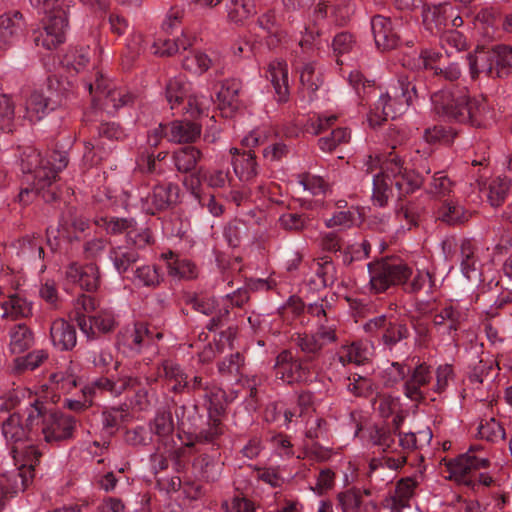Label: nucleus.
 Instances as JSON below:
<instances>
[{
	"label": "nucleus",
	"mask_w": 512,
	"mask_h": 512,
	"mask_svg": "<svg viewBox=\"0 0 512 512\" xmlns=\"http://www.w3.org/2000/svg\"><path fill=\"white\" fill-rule=\"evenodd\" d=\"M367 173L373 175L372 201L383 207L388 200L396 196L401 198L419 189L423 183L422 173L429 174L431 169L424 154L415 151V155L406 162L397 152L385 155H369L364 163Z\"/></svg>",
	"instance_id": "nucleus-1"
},
{
	"label": "nucleus",
	"mask_w": 512,
	"mask_h": 512,
	"mask_svg": "<svg viewBox=\"0 0 512 512\" xmlns=\"http://www.w3.org/2000/svg\"><path fill=\"white\" fill-rule=\"evenodd\" d=\"M431 101L437 114L458 122H468L476 127H485L494 118L487 100L482 96L470 99L465 89L457 92H436L432 95Z\"/></svg>",
	"instance_id": "nucleus-2"
},
{
	"label": "nucleus",
	"mask_w": 512,
	"mask_h": 512,
	"mask_svg": "<svg viewBox=\"0 0 512 512\" xmlns=\"http://www.w3.org/2000/svg\"><path fill=\"white\" fill-rule=\"evenodd\" d=\"M67 164L68 158L64 153L53 152L48 158H42L35 148H26L21 156V169L28 174V182L33 179V185L21 188L18 194L19 203L29 204L37 193L50 187Z\"/></svg>",
	"instance_id": "nucleus-3"
},
{
	"label": "nucleus",
	"mask_w": 512,
	"mask_h": 512,
	"mask_svg": "<svg viewBox=\"0 0 512 512\" xmlns=\"http://www.w3.org/2000/svg\"><path fill=\"white\" fill-rule=\"evenodd\" d=\"M177 190V186L172 184L155 186L151 192L134 188L118 192L106 188V197L112 205L124 208L140 207L146 213L153 215L176 201Z\"/></svg>",
	"instance_id": "nucleus-4"
},
{
	"label": "nucleus",
	"mask_w": 512,
	"mask_h": 512,
	"mask_svg": "<svg viewBox=\"0 0 512 512\" xmlns=\"http://www.w3.org/2000/svg\"><path fill=\"white\" fill-rule=\"evenodd\" d=\"M30 3L44 14L43 31L35 37L36 45L47 50L56 48L65 41L68 4L65 0H30Z\"/></svg>",
	"instance_id": "nucleus-5"
},
{
	"label": "nucleus",
	"mask_w": 512,
	"mask_h": 512,
	"mask_svg": "<svg viewBox=\"0 0 512 512\" xmlns=\"http://www.w3.org/2000/svg\"><path fill=\"white\" fill-rule=\"evenodd\" d=\"M27 425L31 432L37 429L48 443L69 439L73 436L76 420L62 413L47 414L42 404L35 402L27 407Z\"/></svg>",
	"instance_id": "nucleus-6"
},
{
	"label": "nucleus",
	"mask_w": 512,
	"mask_h": 512,
	"mask_svg": "<svg viewBox=\"0 0 512 512\" xmlns=\"http://www.w3.org/2000/svg\"><path fill=\"white\" fill-rule=\"evenodd\" d=\"M415 95V85L408 78L398 79L395 85H392L386 93L380 95L375 111L369 115L370 125H379L382 121L395 119L402 115Z\"/></svg>",
	"instance_id": "nucleus-7"
},
{
	"label": "nucleus",
	"mask_w": 512,
	"mask_h": 512,
	"mask_svg": "<svg viewBox=\"0 0 512 512\" xmlns=\"http://www.w3.org/2000/svg\"><path fill=\"white\" fill-rule=\"evenodd\" d=\"M369 289L374 294L383 293L391 286L406 284L412 268L399 258H384L367 265Z\"/></svg>",
	"instance_id": "nucleus-8"
},
{
	"label": "nucleus",
	"mask_w": 512,
	"mask_h": 512,
	"mask_svg": "<svg viewBox=\"0 0 512 512\" xmlns=\"http://www.w3.org/2000/svg\"><path fill=\"white\" fill-rule=\"evenodd\" d=\"M489 464L490 460L484 449L479 445H473L466 453L448 462L449 478L459 484L474 488L476 471L487 468Z\"/></svg>",
	"instance_id": "nucleus-9"
},
{
	"label": "nucleus",
	"mask_w": 512,
	"mask_h": 512,
	"mask_svg": "<svg viewBox=\"0 0 512 512\" xmlns=\"http://www.w3.org/2000/svg\"><path fill=\"white\" fill-rule=\"evenodd\" d=\"M273 370L275 378L288 385L306 383L312 376L306 361L295 358L290 350L277 355Z\"/></svg>",
	"instance_id": "nucleus-10"
},
{
	"label": "nucleus",
	"mask_w": 512,
	"mask_h": 512,
	"mask_svg": "<svg viewBox=\"0 0 512 512\" xmlns=\"http://www.w3.org/2000/svg\"><path fill=\"white\" fill-rule=\"evenodd\" d=\"M124 130L114 122L102 123L98 127V138L95 143L88 142L85 146L84 159L91 165L97 164L108 152L111 151L110 145L106 146L105 140L120 141L125 138Z\"/></svg>",
	"instance_id": "nucleus-11"
},
{
	"label": "nucleus",
	"mask_w": 512,
	"mask_h": 512,
	"mask_svg": "<svg viewBox=\"0 0 512 512\" xmlns=\"http://www.w3.org/2000/svg\"><path fill=\"white\" fill-rule=\"evenodd\" d=\"M138 384L137 378L131 376H124L116 382L103 378L95 382V389L109 391L112 395H120L128 388H134ZM94 391L92 387H83L84 400L65 399L64 405L71 410L80 411L91 405V399L89 398Z\"/></svg>",
	"instance_id": "nucleus-12"
},
{
	"label": "nucleus",
	"mask_w": 512,
	"mask_h": 512,
	"mask_svg": "<svg viewBox=\"0 0 512 512\" xmlns=\"http://www.w3.org/2000/svg\"><path fill=\"white\" fill-rule=\"evenodd\" d=\"M152 336L144 324H135L124 328L118 335V348L122 353L132 356L141 352L150 343Z\"/></svg>",
	"instance_id": "nucleus-13"
},
{
	"label": "nucleus",
	"mask_w": 512,
	"mask_h": 512,
	"mask_svg": "<svg viewBox=\"0 0 512 512\" xmlns=\"http://www.w3.org/2000/svg\"><path fill=\"white\" fill-rule=\"evenodd\" d=\"M86 88L91 94L95 90L99 100L104 96V106L106 109L111 107L117 110L127 105L132 100L131 95L126 90L121 88H109L107 81L99 73H97V78L94 83H86Z\"/></svg>",
	"instance_id": "nucleus-14"
},
{
	"label": "nucleus",
	"mask_w": 512,
	"mask_h": 512,
	"mask_svg": "<svg viewBox=\"0 0 512 512\" xmlns=\"http://www.w3.org/2000/svg\"><path fill=\"white\" fill-rule=\"evenodd\" d=\"M25 21L19 11H9L0 16V48L7 49L23 36Z\"/></svg>",
	"instance_id": "nucleus-15"
},
{
	"label": "nucleus",
	"mask_w": 512,
	"mask_h": 512,
	"mask_svg": "<svg viewBox=\"0 0 512 512\" xmlns=\"http://www.w3.org/2000/svg\"><path fill=\"white\" fill-rule=\"evenodd\" d=\"M467 318V308L458 303H450L434 315L433 324L438 329L445 328L448 335L454 337L462 324L467 321Z\"/></svg>",
	"instance_id": "nucleus-16"
},
{
	"label": "nucleus",
	"mask_w": 512,
	"mask_h": 512,
	"mask_svg": "<svg viewBox=\"0 0 512 512\" xmlns=\"http://www.w3.org/2000/svg\"><path fill=\"white\" fill-rule=\"evenodd\" d=\"M371 30L379 50L388 51L398 46L399 36L389 18L381 15L374 16L371 19Z\"/></svg>",
	"instance_id": "nucleus-17"
},
{
	"label": "nucleus",
	"mask_w": 512,
	"mask_h": 512,
	"mask_svg": "<svg viewBox=\"0 0 512 512\" xmlns=\"http://www.w3.org/2000/svg\"><path fill=\"white\" fill-rule=\"evenodd\" d=\"M17 256L23 261V264L39 268L43 272L46 268L43 263V246L39 237L25 236L17 242Z\"/></svg>",
	"instance_id": "nucleus-18"
},
{
	"label": "nucleus",
	"mask_w": 512,
	"mask_h": 512,
	"mask_svg": "<svg viewBox=\"0 0 512 512\" xmlns=\"http://www.w3.org/2000/svg\"><path fill=\"white\" fill-rule=\"evenodd\" d=\"M455 14V8L448 3L425 5L422 11L423 23L431 33L440 32L449 26V16Z\"/></svg>",
	"instance_id": "nucleus-19"
},
{
	"label": "nucleus",
	"mask_w": 512,
	"mask_h": 512,
	"mask_svg": "<svg viewBox=\"0 0 512 512\" xmlns=\"http://www.w3.org/2000/svg\"><path fill=\"white\" fill-rule=\"evenodd\" d=\"M404 384V394L412 401H420L424 398L422 391L432 380L430 367L425 363L417 365Z\"/></svg>",
	"instance_id": "nucleus-20"
},
{
	"label": "nucleus",
	"mask_w": 512,
	"mask_h": 512,
	"mask_svg": "<svg viewBox=\"0 0 512 512\" xmlns=\"http://www.w3.org/2000/svg\"><path fill=\"white\" fill-rule=\"evenodd\" d=\"M240 90L241 82L237 79H229L222 82L216 96L218 107L226 117L232 116V114L239 108Z\"/></svg>",
	"instance_id": "nucleus-21"
},
{
	"label": "nucleus",
	"mask_w": 512,
	"mask_h": 512,
	"mask_svg": "<svg viewBox=\"0 0 512 512\" xmlns=\"http://www.w3.org/2000/svg\"><path fill=\"white\" fill-rule=\"evenodd\" d=\"M267 78L270 79L279 102H286L289 96L288 66L285 61L272 60L268 64Z\"/></svg>",
	"instance_id": "nucleus-22"
},
{
	"label": "nucleus",
	"mask_w": 512,
	"mask_h": 512,
	"mask_svg": "<svg viewBox=\"0 0 512 512\" xmlns=\"http://www.w3.org/2000/svg\"><path fill=\"white\" fill-rule=\"evenodd\" d=\"M416 482L413 479H402L398 482L394 494L386 498L384 506L391 512H402L410 506V500L414 495Z\"/></svg>",
	"instance_id": "nucleus-23"
},
{
	"label": "nucleus",
	"mask_w": 512,
	"mask_h": 512,
	"mask_svg": "<svg viewBox=\"0 0 512 512\" xmlns=\"http://www.w3.org/2000/svg\"><path fill=\"white\" fill-rule=\"evenodd\" d=\"M201 133L198 124L190 121H173L166 127L165 138L170 142L184 143L196 140Z\"/></svg>",
	"instance_id": "nucleus-24"
},
{
	"label": "nucleus",
	"mask_w": 512,
	"mask_h": 512,
	"mask_svg": "<svg viewBox=\"0 0 512 512\" xmlns=\"http://www.w3.org/2000/svg\"><path fill=\"white\" fill-rule=\"evenodd\" d=\"M50 336L53 345L60 350H70L77 342L74 326L64 319H57L52 323Z\"/></svg>",
	"instance_id": "nucleus-25"
},
{
	"label": "nucleus",
	"mask_w": 512,
	"mask_h": 512,
	"mask_svg": "<svg viewBox=\"0 0 512 512\" xmlns=\"http://www.w3.org/2000/svg\"><path fill=\"white\" fill-rule=\"evenodd\" d=\"M374 352L373 345L368 341H357L350 345L343 346L339 351V359L344 364H364L369 361Z\"/></svg>",
	"instance_id": "nucleus-26"
},
{
	"label": "nucleus",
	"mask_w": 512,
	"mask_h": 512,
	"mask_svg": "<svg viewBox=\"0 0 512 512\" xmlns=\"http://www.w3.org/2000/svg\"><path fill=\"white\" fill-rule=\"evenodd\" d=\"M75 320L83 334L90 337L94 334L92 327L91 316H87L89 313L96 310L95 300L87 295H81L78 297L74 304Z\"/></svg>",
	"instance_id": "nucleus-27"
},
{
	"label": "nucleus",
	"mask_w": 512,
	"mask_h": 512,
	"mask_svg": "<svg viewBox=\"0 0 512 512\" xmlns=\"http://www.w3.org/2000/svg\"><path fill=\"white\" fill-rule=\"evenodd\" d=\"M51 109L49 99L43 93L34 91L25 101L23 118L35 123L43 119Z\"/></svg>",
	"instance_id": "nucleus-28"
},
{
	"label": "nucleus",
	"mask_w": 512,
	"mask_h": 512,
	"mask_svg": "<svg viewBox=\"0 0 512 512\" xmlns=\"http://www.w3.org/2000/svg\"><path fill=\"white\" fill-rule=\"evenodd\" d=\"M397 437V453L406 455L408 452L428 444L432 439V432L430 429L422 430L418 432V436L412 432H399Z\"/></svg>",
	"instance_id": "nucleus-29"
},
{
	"label": "nucleus",
	"mask_w": 512,
	"mask_h": 512,
	"mask_svg": "<svg viewBox=\"0 0 512 512\" xmlns=\"http://www.w3.org/2000/svg\"><path fill=\"white\" fill-rule=\"evenodd\" d=\"M162 257L167 261L168 272L171 276L183 279H192L196 276V267L190 260L179 258L171 251L162 254Z\"/></svg>",
	"instance_id": "nucleus-30"
},
{
	"label": "nucleus",
	"mask_w": 512,
	"mask_h": 512,
	"mask_svg": "<svg viewBox=\"0 0 512 512\" xmlns=\"http://www.w3.org/2000/svg\"><path fill=\"white\" fill-rule=\"evenodd\" d=\"M469 72L472 79L484 73L487 76H495V66L492 58L491 50L487 52H479L476 54H468Z\"/></svg>",
	"instance_id": "nucleus-31"
},
{
	"label": "nucleus",
	"mask_w": 512,
	"mask_h": 512,
	"mask_svg": "<svg viewBox=\"0 0 512 512\" xmlns=\"http://www.w3.org/2000/svg\"><path fill=\"white\" fill-rule=\"evenodd\" d=\"M491 54L495 66V76L499 78L512 74V47L505 44L491 48Z\"/></svg>",
	"instance_id": "nucleus-32"
},
{
	"label": "nucleus",
	"mask_w": 512,
	"mask_h": 512,
	"mask_svg": "<svg viewBox=\"0 0 512 512\" xmlns=\"http://www.w3.org/2000/svg\"><path fill=\"white\" fill-rule=\"evenodd\" d=\"M9 349L13 354H20L29 349L34 342L32 331L25 324H18L9 332Z\"/></svg>",
	"instance_id": "nucleus-33"
},
{
	"label": "nucleus",
	"mask_w": 512,
	"mask_h": 512,
	"mask_svg": "<svg viewBox=\"0 0 512 512\" xmlns=\"http://www.w3.org/2000/svg\"><path fill=\"white\" fill-rule=\"evenodd\" d=\"M232 165L236 176L243 182L252 180L258 173L255 156L251 152L237 154Z\"/></svg>",
	"instance_id": "nucleus-34"
},
{
	"label": "nucleus",
	"mask_w": 512,
	"mask_h": 512,
	"mask_svg": "<svg viewBox=\"0 0 512 512\" xmlns=\"http://www.w3.org/2000/svg\"><path fill=\"white\" fill-rule=\"evenodd\" d=\"M109 259L117 272L123 274L139 259V254L131 247L117 246L110 250Z\"/></svg>",
	"instance_id": "nucleus-35"
},
{
	"label": "nucleus",
	"mask_w": 512,
	"mask_h": 512,
	"mask_svg": "<svg viewBox=\"0 0 512 512\" xmlns=\"http://www.w3.org/2000/svg\"><path fill=\"white\" fill-rule=\"evenodd\" d=\"M259 27L262 29V37L267 38V44L270 47L278 45L282 39L278 19L274 12H267L259 17Z\"/></svg>",
	"instance_id": "nucleus-36"
},
{
	"label": "nucleus",
	"mask_w": 512,
	"mask_h": 512,
	"mask_svg": "<svg viewBox=\"0 0 512 512\" xmlns=\"http://www.w3.org/2000/svg\"><path fill=\"white\" fill-rule=\"evenodd\" d=\"M438 219L449 225L460 224L468 220L469 213L455 201H445L438 209Z\"/></svg>",
	"instance_id": "nucleus-37"
},
{
	"label": "nucleus",
	"mask_w": 512,
	"mask_h": 512,
	"mask_svg": "<svg viewBox=\"0 0 512 512\" xmlns=\"http://www.w3.org/2000/svg\"><path fill=\"white\" fill-rule=\"evenodd\" d=\"M200 157V151L192 146L180 148L173 154L175 167L179 172L183 173L192 171Z\"/></svg>",
	"instance_id": "nucleus-38"
},
{
	"label": "nucleus",
	"mask_w": 512,
	"mask_h": 512,
	"mask_svg": "<svg viewBox=\"0 0 512 512\" xmlns=\"http://www.w3.org/2000/svg\"><path fill=\"white\" fill-rule=\"evenodd\" d=\"M442 57L439 51L432 49H425L421 53L411 57L404 58L403 65L411 69H432L435 71L437 68L434 64L437 63Z\"/></svg>",
	"instance_id": "nucleus-39"
},
{
	"label": "nucleus",
	"mask_w": 512,
	"mask_h": 512,
	"mask_svg": "<svg viewBox=\"0 0 512 512\" xmlns=\"http://www.w3.org/2000/svg\"><path fill=\"white\" fill-rule=\"evenodd\" d=\"M476 247L470 240H464L460 246L461 256V271L467 279L476 276L477 272V258L475 255Z\"/></svg>",
	"instance_id": "nucleus-40"
},
{
	"label": "nucleus",
	"mask_w": 512,
	"mask_h": 512,
	"mask_svg": "<svg viewBox=\"0 0 512 512\" xmlns=\"http://www.w3.org/2000/svg\"><path fill=\"white\" fill-rule=\"evenodd\" d=\"M511 189V181L505 176L494 178L488 187V201L493 207L502 205Z\"/></svg>",
	"instance_id": "nucleus-41"
},
{
	"label": "nucleus",
	"mask_w": 512,
	"mask_h": 512,
	"mask_svg": "<svg viewBox=\"0 0 512 512\" xmlns=\"http://www.w3.org/2000/svg\"><path fill=\"white\" fill-rule=\"evenodd\" d=\"M299 71L301 85L309 93V98L312 99V95L322 84L320 74L316 72V63L314 61L303 62Z\"/></svg>",
	"instance_id": "nucleus-42"
},
{
	"label": "nucleus",
	"mask_w": 512,
	"mask_h": 512,
	"mask_svg": "<svg viewBox=\"0 0 512 512\" xmlns=\"http://www.w3.org/2000/svg\"><path fill=\"white\" fill-rule=\"evenodd\" d=\"M440 45L448 57L455 53L462 52L468 47L466 37L461 32L456 30H448L443 32L440 37Z\"/></svg>",
	"instance_id": "nucleus-43"
},
{
	"label": "nucleus",
	"mask_w": 512,
	"mask_h": 512,
	"mask_svg": "<svg viewBox=\"0 0 512 512\" xmlns=\"http://www.w3.org/2000/svg\"><path fill=\"white\" fill-rule=\"evenodd\" d=\"M77 367L70 365L65 371H59L51 375V384L56 390L63 393H70L77 385Z\"/></svg>",
	"instance_id": "nucleus-44"
},
{
	"label": "nucleus",
	"mask_w": 512,
	"mask_h": 512,
	"mask_svg": "<svg viewBox=\"0 0 512 512\" xmlns=\"http://www.w3.org/2000/svg\"><path fill=\"white\" fill-rule=\"evenodd\" d=\"M228 18L240 23L255 13L254 0H228L227 5Z\"/></svg>",
	"instance_id": "nucleus-45"
},
{
	"label": "nucleus",
	"mask_w": 512,
	"mask_h": 512,
	"mask_svg": "<svg viewBox=\"0 0 512 512\" xmlns=\"http://www.w3.org/2000/svg\"><path fill=\"white\" fill-rule=\"evenodd\" d=\"M132 282L136 286L156 287L161 282V276L154 265H142L133 272Z\"/></svg>",
	"instance_id": "nucleus-46"
},
{
	"label": "nucleus",
	"mask_w": 512,
	"mask_h": 512,
	"mask_svg": "<svg viewBox=\"0 0 512 512\" xmlns=\"http://www.w3.org/2000/svg\"><path fill=\"white\" fill-rule=\"evenodd\" d=\"M189 90L190 84L183 76L175 77L168 82L166 85V99L171 109H174L187 96Z\"/></svg>",
	"instance_id": "nucleus-47"
},
{
	"label": "nucleus",
	"mask_w": 512,
	"mask_h": 512,
	"mask_svg": "<svg viewBox=\"0 0 512 512\" xmlns=\"http://www.w3.org/2000/svg\"><path fill=\"white\" fill-rule=\"evenodd\" d=\"M183 68L195 75H201L206 72L212 65V59L205 53L200 51L190 52L183 59Z\"/></svg>",
	"instance_id": "nucleus-48"
},
{
	"label": "nucleus",
	"mask_w": 512,
	"mask_h": 512,
	"mask_svg": "<svg viewBox=\"0 0 512 512\" xmlns=\"http://www.w3.org/2000/svg\"><path fill=\"white\" fill-rule=\"evenodd\" d=\"M150 430L159 437H166L174 431V422L171 412L159 409L154 419L150 422Z\"/></svg>",
	"instance_id": "nucleus-49"
},
{
	"label": "nucleus",
	"mask_w": 512,
	"mask_h": 512,
	"mask_svg": "<svg viewBox=\"0 0 512 512\" xmlns=\"http://www.w3.org/2000/svg\"><path fill=\"white\" fill-rule=\"evenodd\" d=\"M478 435L489 442H498L505 438L502 425L494 417L482 419L478 426Z\"/></svg>",
	"instance_id": "nucleus-50"
},
{
	"label": "nucleus",
	"mask_w": 512,
	"mask_h": 512,
	"mask_svg": "<svg viewBox=\"0 0 512 512\" xmlns=\"http://www.w3.org/2000/svg\"><path fill=\"white\" fill-rule=\"evenodd\" d=\"M351 139V132L347 128H337L330 135L318 140L319 148L324 152H331L341 144H346Z\"/></svg>",
	"instance_id": "nucleus-51"
},
{
	"label": "nucleus",
	"mask_w": 512,
	"mask_h": 512,
	"mask_svg": "<svg viewBox=\"0 0 512 512\" xmlns=\"http://www.w3.org/2000/svg\"><path fill=\"white\" fill-rule=\"evenodd\" d=\"M92 319V327L94 334L89 338L95 337L97 332L107 333L115 327L114 312L110 308H101L95 315L90 317Z\"/></svg>",
	"instance_id": "nucleus-52"
},
{
	"label": "nucleus",
	"mask_w": 512,
	"mask_h": 512,
	"mask_svg": "<svg viewBox=\"0 0 512 512\" xmlns=\"http://www.w3.org/2000/svg\"><path fill=\"white\" fill-rule=\"evenodd\" d=\"M279 225L287 231H302L308 227L311 218L305 213L287 212L279 217Z\"/></svg>",
	"instance_id": "nucleus-53"
},
{
	"label": "nucleus",
	"mask_w": 512,
	"mask_h": 512,
	"mask_svg": "<svg viewBox=\"0 0 512 512\" xmlns=\"http://www.w3.org/2000/svg\"><path fill=\"white\" fill-rule=\"evenodd\" d=\"M337 500L343 512H358L365 504L362 502L360 490L355 488L338 493Z\"/></svg>",
	"instance_id": "nucleus-54"
},
{
	"label": "nucleus",
	"mask_w": 512,
	"mask_h": 512,
	"mask_svg": "<svg viewBox=\"0 0 512 512\" xmlns=\"http://www.w3.org/2000/svg\"><path fill=\"white\" fill-rule=\"evenodd\" d=\"M397 434L386 428H378L371 433V441L383 452L397 453Z\"/></svg>",
	"instance_id": "nucleus-55"
},
{
	"label": "nucleus",
	"mask_w": 512,
	"mask_h": 512,
	"mask_svg": "<svg viewBox=\"0 0 512 512\" xmlns=\"http://www.w3.org/2000/svg\"><path fill=\"white\" fill-rule=\"evenodd\" d=\"M91 50L89 47L74 48L63 59L64 65L79 72L90 62Z\"/></svg>",
	"instance_id": "nucleus-56"
},
{
	"label": "nucleus",
	"mask_w": 512,
	"mask_h": 512,
	"mask_svg": "<svg viewBox=\"0 0 512 512\" xmlns=\"http://www.w3.org/2000/svg\"><path fill=\"white\" fill-rule=\"evenodd\" d=\"M328 16V7L324 1H320L313 10L309 18V23L304 27L305 33L313 37L319 34L320 28L326 22Z\"/></svg>",
	"instance_id": "nucleus-57"
},
{
	"label": "nucleus",
	"mask_w": 512,
	"mask_h": 512,
	"mask_svg": "<svg viewBox=\"0 0 512 512\" xmlns=\"http://www.w3.org/2000/svg\"><path fill=\"white\" fill-rule=\"evenodd\" d=\"M97 225L103 227L110 234H120L123 232L128 234V231L134 227L135 222L133 219L127 218L105 217L100 218L97 221Z\"/></svg>",
	"instance_id": "nucleus-58"
},
{
	"label": "nucleus",
	"mask_w": 512,
	"mask_h": 512,
	"mask_svg": "<svg viewBox=\"0 0 512 512\" xmlns=\"http://www.w3.org/2000/svg\"><path fill=\"white\" fill-rule=\"evenodd\" d=\"M163 375L166 379L175 382L172 389L180 391L188 385L187 376L184 375L179 365L172 361H164L162 364Z\"/></svg>",
	"instance_id": "nucleus-59"
},
{
	"label": "nucleus",
	"mask_w": 512,
	"mask_h": 512,
	"mask_svg": "<svg viewBox=\"0 0 512 512\" xmlns=\"http://www.w3.org/2000/svg\"><path fill=\"white\" fill-rule=\"evenodd\" d=\"M347 389L356 396H369L373 393L375 386L371 379L354 374L348 378Z\"/></svg>",
	"instance_id": "nucleus-60"
},
{
	"label": "nucleus",
	"mask_w": 512,
	"mask_h": 512,
	"mask_svg": "<svg viewBox=\"0 0 512 512\" xmlns=\"http://www.w3.org/2000/svg\"><path fill=\"white\" fill-rule=\"evenodd\" d=\"M188 43L186 40L177 39L176 41H172L170 39L158 40L155 41L152 45L153 54L159 56H171L177 53L181 48L186 49Z\"/></svg>",
	"instance_id": "nucleus-61"
},
{
	"label": "nucleus",
	"mask_w": 512,
	"mask_h": 512,
	"mask_svg": "<svg viewBox=\"0 0 512 512\" xmlns=\"http://www.w3.org/2000/svg\"><path fill=\"white\" fill-rule=\"evenodd\" d=\"M498 12L493 8L481 9L476 16V24L485 30V35L492 38L497 25Z\"/></svg>",
	"instance_id": "nucleus-62"
},
{
	"label": "nucleus",
	"mask_w": 512,
	"mask_h": 512,
	"mask_svg": "<svg viewBox=\"0 0 512 512\" xmlns=\"http://www.w3.org/2000/svg\"><path fill=\"white\" fill-rule=\"evenodd\" d=\"M434 283L431 274L425 270H418L412 280L407 283L405 290L409 293H418L426 290L427 293L432 291Z\"/></svg>",
	"instance_id": "nucleus-63"
},
{
	"label": "nucleus",
	"mask_w": 512,
	"mask_h": 512,
	"mask_svg": "<svg viewBox=\"0 0 512 512\" xmlns=\"http://www.w3.org/2000/svg\"><path fill=\"white\" fill-rule=\"evenodd\" d=\"M222 507L226 512H256L254 502L241 494L234 495L231 499L224 501Z\"/></svg>",
	"instance_id": "nucleus-64"
}]
</instances>
